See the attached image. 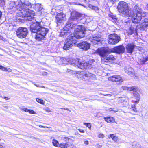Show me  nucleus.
<instances>
[{"instance_id": "c9c22d12", "label": "nucleus", "mask_w": 148, "mask_h": 148, "mask_svg": "<svg viewBox=\"0 0 148 148\" xmlns=\"http://www.w3.org/2000/svg\"><path fill=\"white\" fill-rule=\"evenodd\" d=\"M36 100L37 101L38 103L41 104H43V100L40 99L38 98L36 99Z\"/></svg>"}, {"instance_id": "9b49d317", "label": "nucleus", "mask_w": 148, "mask_h": 148, "mask_svg": "<svg viewBox=\"0 0 148 148\" xmlns=\"http://www.w3.org/2000/svg\"><path fill=\"white\" fill-rule=\"evenodd\" d=\"M52 143L53 145L54 146L61 148H68L71 147V146L73 145L72 144H69L68 142L59 144V142L55 139L53 140Z\"/></svg>"}, {"instance_id": "f704fd0d", "label": "nucleus", "mask_w": 148, "mask_h": 148, "mask_svg": "<svg viewBox=\"0 0 148 148\" xmlns=\"http://www.w3.org/2000/svg\"><path fill=\"white\" fill-rule=\"evenodd\" d=\"M123 105L124 106H126L129 104V101L128 99H127V100L125 101L124 102H123Z\"/></svg>"}, {"instance_id": "7ed1b4c3", "label": "nucleus", "mask_w": 148, "mask_h": 148, "mask_svg": "<svg viewBox=\"0 0 148 148\" xmlns=\"http://www.w3.org/2000/svg\"><path fill=\"white\" fill-rule=\"evenodd\" d=\"M75 30L74 33L69 36L64 42L63 48L64 50H68L71 48L73 44H75L77 39H80L84 36V32L86 28L83 26L78 27Z\"/></svg>"}, {"instance_id": "c03bdc74", "label": "nucleus", "mask_w": 148, "mask_h": 148, "mask_svg": "<svg viewBox=\"0 0 148 148\" xmlns=\"http://www.w3.org/2000/svg\"><path fill=\"white\" fill-rule=\"evenodd\" d=\"M0 39L2 40L3 41H5L6 40V39L5 38H3L2 36L0 35Z\"/></svg>"}, {"instance_id": "3c124183", "label": "nucleus", "mask_w": 148, "mask_h": 148, "mask_svg": "<svg viewBox=\"0 0 148 148\" xmlns=\"http://www.w3.org/2000/svg\"><path fill=\"white\" fill-rule=\"evenodd\" d=\"M61 109H64V110H67L68 111H70V110H69V109L68 108H61Z\"/></svg>"}, {"instance_id": "5fc2aeb1", "label": "nucleus", "mask_w": 148, "mask_h": 148, "mask_svg": "<svg viewBox=\"0 0 148 148\" xmlns=\"http://www.w3.org/2000/svg\"><path fill=\"white\" fill-rule=\"evenodd\" d=\"M3 66L2 65H0V69L2 70Z\"/></svg>"}, {"instance_id": "aec40b11", "label": "nucleus", "mask_w": 148, "mask_h": 148, "mask_svg": "<svg viewBox=\"0 0 148 148\" xmlns=\"http://www.w3.org/2000/svg\"><path fill=\"white\" fill-rule=\"evenodd\" d=\"M138 28L141 30H145L146 28H148V19L145 18L143 22L141 23L138 26Z\"/></svg>"}, {"instance_id": "a878e982", "label": "nucleus", "mask_w": 148, "mask_h": 148, "mask_svg": "<svg viewBox=\"0 0 148 148\" xmlns=\"http://www.w3.org/2000/svg\"><path fill=\"white\" fill-rule=\"evenodd\" d=\"M94 62V60L92 59L89 60L88 61L86 62L87 64V69H90L92 67V64Z\"/></svg>"}, {"instance_id": "e433bc0d", "label": "nucleus", "mask_w": 148, "mask_h": 148, "mask_svg": "<svg viewBox=\"0 0 148 148\" xmlns=\"http://www.w3.org/2000/svg\"><path fill=\"white\" fill-rule=\"evenodd\" d=\"M131 107L132 109L134 112H136L137 111L135 104L132 105Z\"/></svg>"}, {"instance_id": "a19ab883", "label": "nucleus", "mask_w": 148, "mask_h": 148, "mask_svg": "<svg viewBox=\"0 0 148 148\" xmlns=\"http://www.w3.org/2000/svg\"><path fill=\"white\" fill-rule=\"evenodd\" d=\"M98 136L99 138H104V136L102 134H99V135H98Z\"/></svg>"}, {"instance_id": "603ef678", "label": "nucleus", "mask_w": 148, "mask_h": 148, "mask_svg": "<svg viewBox=\"0 0 148 148\" xmlns=\"http://www.w3.org/2000/svg\"><path fill=\"white\" fill-rule=\"evenodd\" d=\"M105 96H108L109 97H111L112 96V95L110 94H106L105 95H104Z\"/></svg>"}, {"instance_id": "1a4fd4ad", "label": "nucleus", "mask_w": 148, "mask_h": 148, "mask_svg": "<svg viewBox=\"0 0 148 148\" xmlns=\"http://www.w3.org/2000/svg\"><path fill=\"white\" fill-rule=\"evenodd\" d=\"M96 53L103 58L108 53L111 52V49L108 47H103L98 49L96 51Z\"/></svg>"}, {"instance_id": "39448f33", "label": "nucleus", "mask_w": 148, "mask_h": 148, "mask_svg": "<svg viewBox=\"0 0 148 148\" xmlns=\"http://www.w3.org/2000/svg\"><path fill=\"white\" fill-rule=\"evenodd\" d=\"M60 61L64 64H68L69 63L71 64H73L74 66H77L78 68L83 69H87L88 66L86 62L84 61H79L78 59H71L69 61L66 60L65 58H60Z\"/></svg>"}, {"instance_id": "7c9ffc66", "label": "nucleus", "mask_w": 148, "mask_h": 148, "mask_svg": "<svg viewBox=\"0 0 148 148\" xmlns=\"http://www.w3.org/2000/svg\"><path fill=\"white\" fill-rule=\"evenodd\" d=\"M134 95L135 97V95L136 96V101H132L133 102H134L135 104H136L138 103L140 99V96L139 94L138 93H136L135 94L134 93Z\"/></svg>"}, {"instance_id": "423d86ee", "label": "nucleus", "mask_w": 148, "mask_h": 148, "mask_svg": "<svg viewBox=\"0 0 148 148\" xmlns=\"http://www.w3.org/2000/svg\"><path fill=\"white\" fill-rule=\"evenodd\" d=\"M117 8L118 12L123 16L129 15L130 12L128 4L125 2H119Z\"/></svg>"}, {"instance_id": "052dcab7", "label": "nucleus", "mask_w": 148, "mask_h": 148, "mask_svg": "<svg viewBox=\"0 0 148 148\" xmlns=\"http://www.w3.org/2000/svg\"><path fill=\"white\" fill-rule=\"evenodd\" d=\"M42 88H45V87L44 86H42V87H41Z\"/></svg>"}, {"instance_id": "4c0bfd02", "label": "nucleus", "mask_w": 148, "mask_h": 148, "mask_svg": "<svg viewBox=\"0 0 148 148\" xmlns=\"http://www.w3.org/2000/svg\"><path fill=\"white\" fill-rule=\"evenodd\" d=\"M127 99V98L124 97H122L120 99L119 101L120 102L123 103V102H124Z\"/></svg>"}, {"instance_id": "cd10ccee", "label": "nucleus", "mask_w": 148, "mask_h": 148, "mask_svg": "<svg viewBox=\"0 0 148 148\" xmlns=\"http://www.w3.org/2000/svg\"><path fill=\"white\" fill-rule=\"evenodd\" d=\"M109 19L113 22H115L116 21V16H114L112 13H110L108 15Z\"/></svg>"}, {"instance_id": "20e7f679", "label": "nucleus", "mask_w": 148, "mask_h": 148, "mask_svg": "<svg viewBox=\"0 0 148 148\" xmlns=\"http://www.w3.org/2000/svg\"><path fill=\"white\" fill-rule=\"evenodd\" d=\"M30 30L32 33H36L35 39L38 41L44 39L48 31L47 29L41 27L40 22L36 21L31 24Z\"/></svg>"}, {"instance_id": "0e129e2a", "label": "nucleus", "mask_w": 148, "mask_h": 148, "mask_svg": "<svg viewBox=\"0 0 148 148\" xmlns=\"http://www.w3.org/2000/svg\"><path fill=\"white\" fill-rule=\"evenodd\" d=\"M79 4V5H81L80 4Z\"/></svg>"}, {"instance_id": "bf43d9fd", "label": "nucleus", "mask_w": 148, "mask_h": 148, "mask_svg": "<svg viewBox=\"0 0 148 148\" xmlns=\"http://www.w3.org/2000/svg\"><path fill=\"white\" fill-rule=\"evenodd\" d=\"M34 85L37 87H39V86L37 85L36 84H34Z\"/></svg>"}, {"instance_id": "2f4dec72", "label": "nucleus", "mask_w": 148, "mask_h": 148, "mask_svg": "<svg viewBox=\"0 0 148 148\" xmlns=\"http://www.w3.org/2000/svg\"><path fill=\"white\" fill-rule=\"evenodd\" d=\"M110 136L112 139L115 141H117L118 140V137L116 136L114 134H110Z\"/></svg>"}, {"instance_id": "c756f323", "label": "nucleus", "mask_w": 148, "mask_h": 148, "mask_svg": "<svg viewBox=\"0 0 148 148\" xmlns=\"http://www.w3.org/2000/svg\"><path fill=\"white\" fill-rule=\"evenodd\" d=\"M148 60V57L145 58L142 57L140 59L139 61L140 64H143Z\"/></svg>"}, {"instance_id": "6ab92c4d", "label": "nucleus", "mask_w": 148, "mask_h": 148, "mask_svg": "<svg viewBox=\"0 0 148 148\" xmlns=\"http://www.w3.org/2000/svg\"><path fill=\"white\" fill-rule=\"evenodd\" d=\"M77 46L81 49L87 50L89 49L90 44L86 42H84L78 44Z\"/></svg>"}, {"instance_id": "393cba45", "label": "nucleus", "mask_w": 148, "mask_h": 148, "mask_svg": "<svg viewBox=\"0 0 148 148\" xmlns=\"http://www.w3.org/2000/svg\"><path fill=\"white\" fill-rule=\"evenodd\" d=\"M88 7L94 10L96 12L98 13L99 12V8L97 6H94L92 5L88 4Z\"/></svg>"}, {"instance_id": "ea45409f", "label": "nucleus", "mask_w": 148, "mask_h": 148, "mask_svg": "<svg viewBox=\"0 0 148 148\" xmlns=\"http://www.w3.org/2000/svg\"><path fill=\"white\" fill-rule=\"evenodd\" d=\"M29 112L30 114H36V113L35 112L31 110H29Z\"/></svg>"}, {"instance_id": "f03ea898", "label": "nucleus", "mask_w": 148, "mask_h": 148, "mask_svg": "<svg viewBox=\"0 0 148 148\" xmlns=\"http://www.w3.org/2000/svg\"><path fill=\"white\" fill-rule=\"evenodd\" d=\"M84 16L77 12L74 11L71 13V16L69 19L66 26L62 29L60 34V36H63L67 34L70 29H76L79 26L82 25H77V23L83 18Z\"/></svg>"}, {"instance_id": "c85d7f7f", "label": "nucleus", "mask_w": 148, "mask_h": 148, "mask_svg": "<svg viewBox=\"0 0 148 148\" xmlns=\"http://www.w3.org/2000/svg\"><path fill=\"white\" fill-rule=\"evenodd\" d=\"M133 148H142L141 145L136 142H134L132 144Z\"/></svg>"}, {"instance_id": "4d7b16f0", "label": "nucleus", "mask_w": 148, "mask_h": 148, "mask_svg": "<svg viewBox=\"0 0 148 148\" xmlns=\"http://www.w3.org/2000/svg\"><path fill=\"white\" fill-rule=\"evenodd\" d=\"M18 29H17V31H18ZM16 33H17L16 34H17V36H18V32H17H17H16Z\"/></svg>"}, {"instance_id": "473e14b6", "label": "nucleus", "mask_w": 148, "mask_h": 148, "mask_svg": "<svg viewBox=\"0 0 148 148\" xmlns=\"http://www.w3.org/2000/svg\"><path fill=\"white\" fill-rule=\"evenodd\" d=\"M2 70L8 72H10L12 71V70L9 68L5 67L4 66H3Z\"/></svg>"}, {"instance_id": "680f3d73", "label": "nucleus", "mask_w": 148, "mask_h": 148, "mask_svg": "<svg viewBox=\"0 0 148 148\" xmlns=\"http://www.w3.org/2000/svg\"><path fill=\"white\" fill-rule=\"evenodd\" d=\"M0 97H2V98H3L1 96H0Z\"/></svg>"}, {"instance_id": "5701e85b", "label": "nucleus", "mask_w": 148, "mask_h": 148, "mask_svg": "<svg viewBox=\"0 0 148 148\" xmlns=\"http://www.w3.org/2000/svg\"><path fill=\"white\" fill-rule=\"evenodd\" d=\"M133 10L134 11H135L136 13L138 14L140 13L141 15H143V14H144L142 12L141 9L138 5H135L134 6Z\"/></svg>"}, {"instance_id": "ddd939ff", "label": "nucleus", "mask_w": 148, "mask_h": 148, "mask_svg": "<svg viewBox=\"0 0 148 148\" xmlns=\"http://www.w3.org/2000/svg\"><path fill=\"white\" fill-rule=\"evenodd\" d=\"M125 50V47L123 45L116 47L111 49V52L116 53L118 54L124 53Z\"/></svg>"}, {"instance_id": "e2e57ef3", "label": "nucleus", "mask_w": 148, "mask_h": 148, "mask_svg": "<svg viewBox=\"0 0 148 148\" xmlns=\"http://www.w3.org/2000/svg\"><path fill=\"white\" fill-rule=\"evenodd\" d=\"M83 5V6H84V7H86L85 6H84V5Z\"/></svg>"}, {"instance_id": "9d476101", "label": "nucleus", "mask_w": 148, "mask_h": 148, "mask_svg": "<svg viewBox=\"0 0 148 148\" xmlns=\"http://www.w3.org/2000/svg\"><path fill=\"white\" fill-rule=\"evenodd\" d=\"M120 40V37L117 34H113L109 35L108 42L109 44L112 45L116 44Z\"/></svg>"}, {"instance_id": "2eb2a0df", "label": "nucleus", "mask_w": 148, "mask_h": 148, "mask_svg": "<svg viewBox=\"0 0 148 148\" xmlns=\"http://www.w3.org/2000/svg\"><path fill=\"white\" fill-rule=\"evenodd\" d=\"M56 19L58 23L63 22L66 20L65 15L62 12L58 13L56 16Z\"/></svg>"}, {"instance_id": "4468645a", "label": "nucleus", "mask_w": 148, "mask_h": 148, "mask_svg": "<svg viewBox=\"0 0 148 148\" xmlns=\"http://www.w3.org/2000/svg\"><path fill=\"white\" fill-rule=\"evenodd\" d=\"M90 41L94 44H97L98 42L103 41L102 38L96 34L93 35L90 38Z\"/></svg>"}, {"instance_id": "8fccbe9b", "label": "nucleus", "mask_w": 148, "mask_h": 148, "mask_svg": "<svg viewBox=\"0 0 148 148\" xmlns=\"http://www.w3.org/2000/svg\"><path fill=\"white\" fill-rule=\"evenodd\" d=\"M39 126L40 127H43V128H46V127L48 128V127H46V126H42V125H39Z\"/></svg>"}, {"instance_id": "4be33fe9", "label": "nucleus", "mask_w": 148, "mask_h": 148, "mask_svg": "<svg viewBox=\"0 0 148 148\" xmlns=\"http://www.w3.org/2000/svg\"><path fill=\"white\" fill-rule=\"evenodd\" d=\"M128 32L130 35H132L133 33H136L137 32L136 26L135 25H131L130 29L128 30Z\"/></svg>"}, {"instance_id": "412c9836", "label": "nucleus", "mask_w": 148, "mask_h": 148, "mask_svg": "<svg viewBox=\"0 0 148 148\" xmlns=\"http://www.w3.org/2000/svg\"><path fill=\"white\" fill-rule=\"evenodd\" d=\"M136 46L133 43L128 44L126 46V51L128 53H132L133 51Z\"/></svg>"}, {"instance_id": "0eeeda50", "label": "nucleus", "mask_w": 148, "mask_h": 148, "mask_svg": "<svg viewBox=\"0 0 148 148\" xmlns=\"http://www.w3.org/2000/svg\"><path fill=\"white\" fill-rule=\"evenodd\" d=\"M75 75L78 78H80L83 80H87L89 78L93 77L94 75L89 72H85L83 71H78L76 73Z\"/></svg>"}, {"instance_id": "dca6fc26", "label": "nucleus", "mask_w": 148, "mask_h": 148, "mask_svg": "<svg viewBox=\"0 0 148 148\" xmlns=\"http://www.w3.org/2000/svg\"><path fill=\"white\" fill-rule=\"evenodd\" d=\"M27 29L20 27H19V38H25L27 35Z\"/></svg>"}, {"instance_id": "a211bd4d", "label": "nucleus", "mask_w": 148, "mask_h": 148, "mask_svg": "<svg viewBox=\"0 0 148 148\" xmlns=\"http://www.w3.org/2000/svg\"><path fill=\"white\" fill-rule=\"evenodd\" d=\"M108 79L110 81L114 82H118L121 84L123 82V80L121 77L119 75H114L109 77Z\"/></svg>"}, {"instance_id": "de8ad7c7", "label": "nucleus", "mask_w": 148, "mask_h": 148, "mask_svg": "<svg viewBox=\"0 0 148 148\" xmlns=\"http://www.w3.org/2000/svg\"><path fill=\"white\" fill-rule=\"evenodd\" d=\"M84 144L85 145H88V141H85L84 142Z\"/></svg>"}, {"instance_id": "f3484780", "label": "nucleus", "mask_w": 148, "mask_h": 148, "mask_svg": "<svg viewBox=\"0 0 148 148\" xmlns=\"http://www.w3.org/2000/svg\"><path fill=\"white\" fill-rule=\"evenodd\" d=\"M125 72L131 77L135 76V74L134 69L130 66H126L124 69Z\"/></svg>"}, {"instance_id": "a18cd8bd", "label": "nucleus", "mask_w": 148, "mask_h": 148, "mask_svg": "<svg viewBox=\"0 0 148 148\" xmlns=\"http://www.w3.org/2000/svg\"><path fill=\"white\" fill-rule=\"evenodd\" d=\"M23 111H24L26 112H29V109H27V108H23Z\"/></svg>"}, {"instance_id": "58836bf2", "label": "nucleus", "mask_w": 148, "mask_h": 148, "mask_svg": "<svg viewBox=\"0 0 148 148\" xmlns=\"http://www.w3.org/2000/svg\"><path fill=\"white\" fill-rule=\"evenodd\" d=\"M5 4V0H0V6L3 5Z\"/></svg>"}, {"instance_id": "09e8293b", "label": "nucleus", "mask_w": 148, "mask_h": 148, "mask_svg": "<svg viewBox=\"0 0 148 148\" xmlns=\"http://www.w3.org/2000/svg\"><path fill=\"white\" fill-rule=\"evenodd\" d=\"M3 98L6 100H8L9 99V98H8V97H4Z\"/></svg>"}, {"instance_id": "6e6d98bb", "label": "nucleus", "mask_w": 148, "mask_h": 148, "mask_svg": "<svg viewBox=\"0 0 148 148\" xmlns=\"http://www.w3.org/2000/svg\"><path fill=\"white\" fill-rule=\"evenodd\" d=\"M0 148H3V146L1 145L0 144Z\"/></svg>"}, {"instance_id": "49530a36", "label": "nucleus", "mask_w": 148, "mask_h": 148, "mask_svg": "<svg viewBox=\"0 0 148 148\" xmlns=\"http://www.w3.org/2000/svg\"><path fill=\"white\" fill-rule=\"evenodd\" d=\"M78 130L81 133H84V131L83 130H82L81 129H79Z\"/></svg>"}, {"instance_id": "6e6552de", "label": "nucleus", "mask_w": 148, "mask_h": 148, "mask_svg": "<svg viewBox=\"0 0 148 148\" xmlns=\"http://www.w3.org/2000/svg\"><path fill=\"white\" fill-rule=\"evenodd\" d=\"M127 16L131 18L132 22L134 23H137L140 21L142 19V17H143L144 16L141 15L140 13L138 14L134 12H132V13H130L129 15Z\"/></svg>"}, {"instance_id": "864d4df0", "label": "nucleus", "mask_w": 148, "mask_h": 148, "mask_svg": "<svg viewBox=\"0 0 148 148\" xmlns=\"http://www.w3.org/2000/svg\"><path fill=\"white\" fill-rule=\"evenodd\" d=\"M2 15V12L0 11V19H1Z\"/></svg>"}, {"instance_id": "f257e3e1", "label": "nucleus", "mask_w": 148, "mask_h": 148, "mask_svg": "<svg viewBox=\"0 0 148 148\" xmlns=\"http://www.w3.org/2000/svg\"><path fill=\"white\" fill-rule=\"evenodd\" d=\"M19 22H24L25 21H32L35 14L34 11L29 9L30 8L33 6L35 10L37 11H41L42 9L41 4H36L31 5L30 3L28 1L19 2Z\"/></svg>"}, {"instance_id": "79ce46f5", "label": "nucleus", "mask_w": 148, "mask_h": 148, "mask_svg": "<svg viewBox=\"0 0 148 148\" xmlns=\"http://www.w3.org/2000/svg\"><path fill=\"white\" fill-rule=\"evenodd\" d=\"M62 139L65 142H67L69 140V138L67 137H64L62 138Z\"/></svg>"}, {"instance_id": "37998d69", "label": "nucleus", "mask_w": 148, "mask_h": 148, "mask_svg": "<svg viewBox=\"0 0 148 148\" xmlns=\"http://www.w3.org/2000/svg\"><path fill=\"white\" fill-rule=\"evenodd\" d=\"M109 110L110 111H113L115 112H117L118 111V110L117 109H116L115 110H114L113 108H110Z\"/></svg>"}, {"instance_id": "13d9d810", "label": "nucleus", "mask_w": 148, "mask_h": 148, "mask_svg": "<svg viewBox=\"0 0 148 148\" xmlns=\"http://www.w3.org/2000/svg\"><path fill=\"white\" fill-rule=\"evenodd\" d=\"M146 8L148 10V3L146 5Z\"/></svg>"}, {"instance_id": "72a5a7b5", "label": "nucleus", "mask_w": 148, "mask_h": 148, "mask_svg": "<svg viewBox=\"0 0 148 148\" xmlns=\"http://www.w3.org/2000/svg\"><path fill=\"white\" fill-rule=\"evenodd\" d=\"M84 124L88 127L89 130H91V125L90 123H84Z\"/></svg>"}, {"instance_id": "b1692460", "label": "nucleus", "mask_w": 148, "mask_h": 148, "mask_svg": "<svg viewBox=\"0 0 148 148\" xmlns=\"http://www.w3.org/2000/svg\"><path fill=\"white\" fill-rule=\"evenodd\" d=\"M122 88L125 90H129L130 91H132L134 92H136L137 88L136 87L132 86L130 87H128L126 86H123L122 87Z\"/></svg>"}, {"instance_id": "f8f14e48", "label": "nucleus", "mask_w": 148, "mask_h": 148, "mask_svg": "<svg viewBox=\"0 0 148 148\" xmlns=\"http://www.w3.org/2000/svg\"><path fill=\"white\" fill-rule=\"evenodd\" d=\"M102 62L105 64L108 63H111L115 60L114 56L112 55L107 54L103 58H101Z\"/></svg>"}, {"instance_id": "bb28decb", "label": "nucleus", "mask_w": 148, "mask_h": 148, "mask_svg": "<svg viewBox=\"0 0 148 148\" xmlns=\"http://www.w3.org/2000/svg\"><path fill=\"white\" fill-rule=\"evenodd\" d=\"M105 121L108 123H113L115 121L114 118L112 117H104Z\"/></svg>"}]
</instances>
